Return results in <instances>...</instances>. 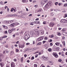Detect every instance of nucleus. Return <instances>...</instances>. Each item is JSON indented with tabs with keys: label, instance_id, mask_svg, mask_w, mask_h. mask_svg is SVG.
I'll return each mask as SVG.
<instances>
[{
	"label": "nucleus",
	"instance_id": "nucleus-24",
	"mask_svg": "<svg viewBox=\"0 0 67 67\" xmlns=\"http://www.w3.org/2000/svg\"><path fill=\"white\" fill-rule=\"evenodd\" d=\"M23 61V57H22L21 58V63H22Z\"/></svg>",
	"mask_w": 67,
	"mask_h": 67
},
{
	"label": "nucleus",
	"instance_id": "nucleus-41",
	"mask_svg": "<svg viewBox=\"0 0 67 67\" xmlns=\"http://www.w3.org/2000/svg\"><path fill=\"white\" fill-rule=\"evenodd\" d=\"M30 25H34V24L33 23H30Z\"/></svg>",
	"mask_w": 67,
	"mask_h": 67
},
{
	"label": "nucleus",
	"instance_id": "nucleus-58",
	"mask_svg": "<svg viewBox=\"0 0 67 67\" xmlns=\"http://www.w3.org/2000/svg\"><path fill=\"white\" fill-rule=\"evenodd\" d=\"M33 3H36V1L34 0V1H33Z\"/></svg>",
	"mask_w": 67,
	"mask_h": 67
},
{
	"label": "nucleus",
	"instance_id": "nucleus-31",
	"mask_svg": "<svg viewBox=\"0 0 67 67\" xmlns=\"http://www.w3.org/2000/svg\"><path fill=\"white\" fill-rule=\"evenodd\" d=\"M22 1L23 3H25L26 2V0H22Z\"/></svg>",
	"mask_w": 67,
	"mask_h": 67
},
{
	"label": "nucleus",
	"instance_id": "nucleus-23",
	"mask_svg": "<svg viewBox=\"0 0 67 67\" xmlns=\"http://www.w3.org/2000/svg\"><path fill=\"white\" fill-rule=\"evenodd\" d=\"M62 56H63V57L65 56L64 54V52H63V51L62 52Z\"/></svg>",
	"mask_w": 67,
	"mask_h": 67
},
{
	"label": "nucleus",
	"instance_id": "nucleus-30",
	"mask_svg": "<svg viewBox=\"0 0 67 67\" xmlns=\"http://www.w3.org/2000/svg\"><path fill=\"white\" fill-rule=\"evenodd\" d=\"M24 46V45L23 44V45H22L20 47V48H23Z\"/></svg>",
	"mask_w": 67,
	"mask_h": 67
},
{
	"label": "nucleus",
	"instance_id": "nucleus-53",
	"mask_svg": "<svg viewBox=\"0 0 67 67\" xmlns=\"http://www.w3.org/2000/svg\"><path fill=\"white\" fill-rule=\"evenodd\" d=\"M58 30H62V28H59Z\"/></svg>",
	"mask_w": 67,
	"mask_h": 67
},
{
	"label": "nucleus",
	"instance_id": "nucleus-50",
	"mask_svg": "<svg viewBox=\"0 0 67 67\" xmlns=\"http://www.w3.org/2000/svg\"><path fill=\"white\" fill-rule=\"evenodd\" d=\"M60 47H63V46L62 44H60Z\"/></svg>",
	"mask_w": 67,
	"mask_h": 67
},
{
	"label": "nucleus",
	"instance_id": "nucleus-47",
	"mask_svg": "<svg viewBox=\"0 0 67 67\" xmlns=\"http://www.w3.org/2000/svg\"><path fill=\"white\" fill-rule=\"evenodd\" d=\"M15 34V35H19V33H18V32H17V33H16Z\"/></svg>",
	"mask_w": 67,
	"mask_h": 67
},
{
	"label": "nucleus",
	"instance_id": "nucleus-20",
	"mask_svg": "<svg viewBox=\"0 0 67 67\" xmlns=\"http://www.w3.org/2000/svg\"><path fill=\"white\" fill-rule=\"evenodd\" d=\"M13 16H17V17H19V16L18 15L16 14L13 15Z\"/></svg>",
	"mask_w": 67,
	"mask_h": 67
},
{
	"label": "nucleus",
	"instance_id": "nucleus-40",
	"mask_svg": "<svg viewBox=\"0 0 67 67\" xmlns=\"http://www.w3.org/2000/svg\"><path fill=\"white\" fill-rule=\"evenodd\" d=\"M64 7H66L67 6V3L65 4H64Z\"/></svg>",
	"mask_w": 67,
	"mask_h": 67
},
{
	"label": "nucleus",
	"instance_id": "nucleus-42",
	"mask_svg": "<svg viewBox=\"0 0 67 67\" xmlns=\"http://www.w3.org/2000/svg\"><path fill=\"white\" fill-rule=\"evenodd\" d=\"M11 26L12 27H14V25H13V24H11Z\"/></svg>",
	"mask_w": 67,
	"mask_h": 67
},
{
	"label": "nucleus",
	"instance_id": "nucleus-13",
	"mask_svg": "<svg viewBox=\"0 0 67 67\" xmlns=\"http://www.w3.org/2000/svg\"><path fill=\"white\" fill-rule=\"evenodd\" d=\"M8 31L9 33V34L11 33H12V30L11 29V30H10V29L8 30Z\"/></svg>",
	"mask_w": 67,
	"mask_h": 67
},
{
	"label": "nucleus",
	"instance_id": "nucleus-28",
	"mask_svg": "<svg viewBox=\"0 0 67 67\" xmlns=\"http://www.w3.org/2000/svg\"><path fill=\"white\" fill-rule=\"evenodd\" d=\"M62 43L64 46H65V41H63V42Z\"/></svg>",
	"mask_w": 67,
	"mask_h": 67
},
{
	"label": "nucleus",
	"instance_id": "nucleus-32",
	"mask_svg": "<svg viewBox=\"0 0 67 67\" xmlns=\"http://www.w3.org/2000/svg\"><path fill=\"white\" fill-rule=\"evenodd\" d=\"M42 12V10L40 9L37 11V12Z\"/></svg>",
	"mask_w": 67,
	"mask_h": 67
},
{
	"label": "nucleus",
	"instance_id": "nucleus-52",
	"mask_svg": "<svg viewBox=\"0 0 67 67\" xmlns=\"http://www.w3.org/2000/svg\"><path fill=\"white\" fill-rule=\"evenodd\" d=\"M38 56V54H37V55L36 54L35 56V58H36Z\"/></svg>",
	"mask_w": 67,
	"mask_h": 67
},
{
	"label": "nucleus",
	"instance_id": "nucleus-21",
	"mask_svg": "<svg viewBox=\"0 0 67 67\" xmlns=\"http://www.w3.org/2000/svg\"><path fill=\"white\" fill-rule=\"evenodd\" d=\"M42 53H41L40 52H39V55H41V54H43V51L42 50Z\"/></svg>",
	"mask_w": 67,
	"mask_h": 67
},
{
	"label": "nucleus",
	"instance_id": "nucleus-5",
	"mask_svg": "<svg viewBox=\"0 0 67 67\" xmlns=\"http://www.w3.org/2000/svg\"><path fill=\"white\" fill-rule=\"evenodd\" d=\"M52 55L53 56H55V58H58V55L56 53L53 52L52 53Z\"/></svg>",
	"mask_w": 67,
	"mask_h": 67
},
{
	"label": "nucleus",
	"instance_id": "nucleus-61",
	"mask_svg": "<svg viewBox=\"0 0 67 67\" xmlns=\"http://www.w3.org/2000/svg\"><path fill=\"white\" fill-rule=\"evenodd\" d=\"M7 3H8V2L7 1L5 2H4V4H6Z\"/></svg>",
	"mask_w": 67,
	"mask_h": 67
},
{
	"label": "nucleus",
	"instance_id": "nucleus-34",
	"mask_svg": "<svg viewBox=\"0 0 67 67\" xmlns=\"http://www.w3.org/2000/svg\"><path fill=\"white\" fill-rule=\"evenodd\" d=\"M7 37V36H4L3 37H2V38H3H3H6V37Z\"/></svg>",
	"mask_w": 67,
	"mask_h": 67
},
{
	"label": "nucleus",
	"instance_id": "nucleus-43",
	"mask_svg": "<svg viewBox=\"0 0 67 67\" xmlns=\"http://www.w3.org/2000/svg\"><path fill=\"white\" fill-rule=\"evenodd\" d=\"M50 63L51 65H53V62L51 61L50 62Z\"/></svg>",
	"mask_w": 67,
	"mask_h": 67
},
{
	"label": "nucleus",
	"instance_id": "nucleus-39",
	"mask_svg": "<svg viewBox=\"0 0 67 67\" xmlns=\"http://www.w3.org/2000/svg\"><path fill=\"white\" fill-rule=\"evenodd\" d=\"M62 61V60L61 59H59L58 60V62H61Z\"/></svg>",
	"mask_w": 67,
	"mask_h": 67
},
{
	"label": "nucleus",
	"instance_id": "nucleus-15",
	"mask_svg": "<svg viewBox=\"0 0 67 67\" xmlns=\"http://www.w3.org/2000/svg\"><path fill=\"white\" fill-rule=\"evenodd\" d=\"M34 22H35V24H37V23L40 24V21H34Z\"/></svg>",
	"mask_w": 67,
	"mask_h": 67
},
{
	"label": "nucleus",
	"instance_id": "nucleus-8",
	"mask_svg": "<svg viewBox=\"0 0 67 67\" xmlns=\"http://www.w3.org/2000/svg\"><path fill=\"white\" fill-rule=\"evenodd\" d=\"M42 57L43 59L45 60H47V59H48V58H47V57H46L44 56H42Z\"/></svg>",
	"mask_w": 67,
	"mask_h": 67
},
{
	"label": "nucleus",
	"instance_id": "nucleus-6",
	"mask_svg": "<svg viewBox=\"0 0 67 67\" xmlns=\"http://www.w3.org/2000/svg\"><path fill=\"white\" fill-rule=\"evenodd\" d=\"M54 24L55 23H54L51 22L49 24V26L51 27L52 26H53L54 25Z\"/></svg>",
	"mask_w": 67,
	"mask_h": 67
},
{
	"label": "nucleus",
	"instance_id": "nucleus-56",
	"mask_svg": "<svg viewBox=\"0 0 67 67\" xmlns=\"http://www.w3.org/2000/svg\"><path fill=\"white\" fill-rule=\"evenodd\" d=\"M44 46L45 47H47V44H45Z\"/></svg>",
	"mask_w": 67,
	"mask_h": 67
},
{
	"label": "nucleus",
	"instance_id": "nucleus-16",
	"mask_svg": "<svg viewBox=\"0 0 67 67\" xmlns=\"http://www.w3.org/2000/svg\"><path fill=\"white\" fill-rule=\"evenodd\" d=\"M49 36V37H51V38H53V37H54V35H50Z\"/></svg>",
	"mask_w": 67,
	"mask_h": 67
},
{
	"label": "nucleus",
	"instance_id": "nucleus-54",
	"mask_svg": "<svg viewBox=\"0 0 67 67\" xmlns=\"http://www.w3.org/2000/svg\"><path fill=\"white\" fill-rule=\"evenodd\" d=\"M3 40V38L2 37L0 38V41H2Z\"/></svg>",
	"mask_w": 67,
	"mask_h": 67
},
{
	"label": "nucleus",
	"instance_id": "nucleus-9",
	"mask_svg": "<svg viewBox=\"0 0 67 67\" xmlns=\"http://www.w3.org/2000/svg\"><path fill=\"white\" fill-rule=\"evenodd\" d=\"M11 67H15L14 63L13 62H12L11 64Z\"/></svg>",
	"mask_w": 67,
	"mask_h": 67
},
{
	"label": "nucleus",
	"instance_id": "nucleus-2",
	"mask_svg": "<svg viewBox=\"0 0 67 67\" xmlns=\"http://www.w3.org/2000/svg\"><path fill=\"white\" fill-rule=\"evenodd\" d=\"M30 35L29 34H27L24 37V39L25 40H27L30 38Z\"/></svg>",
	"mask_w": 67,
	"mask_h": 67
},
{
	"label": "nucleus",
	"instance_id": "nucleus-11",
	"mask_svg": "<svg viewBox=\"0 0 67 67\" xmlns=\"http://www.w3.org/2000/svg\"><path fill=\"white\" fill-rule=\"evenodd\" d=\"M62 34L64 35L67 36V32H63Z\"/></svg>",
	"mask_w": 67,
	"mask_h": 67
},
{
	"label": "nucleus",
	"instance_id": "nucleus-45",
	"mask_svg": "<svg viewBox=\"0 0 67 67\" xmlns=\"http://www.w3.org/2000/svg\"><path fill=\"white\" fill-rule=\"evenodd\" d=\"M44 40H47V37H45L44 38Z\"/></svg>",
	"mask_w": 67,
	"mask_h": 67
},
{
	"label": "nucleus",
	"instance_id": "nucleus-44",
	"mask_svg": "<svg viewBox=\"0 0 67 67\" xmlns=\"http://www.w3.org/2000/svg\"><path fill=\"white\" fill-rule=\"evenodd\" d=\"M50 46H53V43H50Z\"/></svg>",
	"mask_w": 67,
	"mask_h": 67
},
{
	"label": "nucleus",
	"instance_id": "nucleus-27",
	"mask_svg": "<svg viewBox=\"0 0 67 67\" xmlns=\"http://www.w3.org/2000/svg\"><path fill=\"white\" fill-rule=\"evenodd\" d=\"M58 35L59 36H60V35H61V34L60 32H58Z\"/></svg>",
	"mask_w": 67,
	"mask_h": 67
},
{
	"label": "nucleus",
	"instance_id": "nucleus-36",
	"mask_svg": "<svg viewBox=\"0 0 67 67\" xmlns=\"http://www.w3.org/2000/svg\"><path fill=\"white\" fill-rule=\"evenodd\" d=\"M6 24H9V21H6Z\"/></svg>",
	"mask_w": 67,
	"mask_h": 67
},
{
	"label": "nucleus",
	"instance_id": "nucleus-29",
	"mask_svg": "<svg viewBox=\"0 0 67 67\" xmlns=\"http://www.w3.org/2000/svg\"><path fill=\"white\" fill-rule=\"evenodd\" d=\"M54 14V13H51V16H53Z\"/></svg>",
	"mask_w": 67,
	"mask_h": 67
},
{
	"label": "nucleus",
	"instance_id": "nucleus-38",
	"mask_svg": "<svg viewBox=\"0 0 67 67\" xmlns=\"http://www.w3.org/2000/svg\"><path fill=\"white\" fill-rule=\"evenodd\" d=\"M34 59V57H32L31 58V60H33Z\"/></svg>",
	"mask_w": 67,
	"mask_h": 67
},
{
	"label": "nucleus",
	"instance_id": "nucleus-55",
	"mask_svg": "<svg viewBox=\"0 0 67 67\" xmlns=\"http://www.w3.org/2000/svg\"><path fill=\"white\" fill-rule=\"evenodd\" d=\"M13 60L14 62H16V59H14Z\"/></svg>",
	"mask_w": 67,
	"mask_h": 67
},
{
	"label": "nucleus",
	"instance_id": "nucleus-51",
	"mask_svg": "<svg viewBox=\"0 0 67 67\" xmlns=\"http://www.w3.org/2000/svg\"><path fill=\"white\" fill-rule=\"evenodd\" d=\"M38 7V5H36L35 6V8H37Z\"/></svg>",
	"mask_w": 67,
	"mask_h": 67
},
{
	"label": "nucleus",
	"instance_id": "nucleus-19",
	"mask_svg": "<svg viewBox=\"0 0 67 67\" xmlns=\"http://www.w3.org/2000/svg\"><path fill=\"white\" fill-rule=\"evenodd\" d=\"M14 54V53L13 52V51H11L10 52V55H13V54Z\"/></svg>",
	"mask_w": 67,
	"mask_h": 67
},
{
	"label": "nucleus",
	"instance_id": "nucleus-7",
	"mask_svg": "<svg viewBox=\"0 0 67 67\" xmlns=\"http://www.w3.org/2000/svg\"><path fill=\"white\" fill-rule=\"evenodd\" d=\"M39 33L41 34V35H43L44 33V31L43 30H40L39 31Z\"/></svg>",
	"mask_w": 67,
	"mask_h": 67
},
{
	"label": "nucleus",
	"instance_id": "nucleus-3",
	"mask_svg": "<svg viewBox=\"0 0 67 67\" xmlns=\"http://www.w3.org/2000/svg\"><path fill=\"white\" fill-rule=\"evenodd\" d=\"M31 37L34 36L35 35V31H34L31 32L30 33Z\"/></svg>",
	"mask_w": 67,
	"mask_h": 67
},
{
	"label": "nucleus",
	"instance_id": "nucleus-26",
	"mask_svg": "<svg viewBox=\"0 0 67 67\" xmlns=\"http://www.w3.org/2000/svg\"><path fill=\"white\" fill-rule=\"evenodd\" d=\"M45 3L44 2V1H42L41 2V4L42 5H44V4Z\"/></svg>",
	"mask_w": 67,
	"mask_h": 67
},
{
	"label": "nucleus",
	"instance_id": "nucleus-12",
	"mask_svg": "<svg viewBox=\"0 0 67 67\" xmlns=\"http://www.w3.org/2000/svg\"><path fill=\"white\" fill-rule=\"evenodd\" d=\"M55 44L56 45H57V46H59L60 44V43L56 42V43H55Z\"/></svg>",
	"mask_w": 67,
	"mask_h": 67
},
{
	"label": "nucleus",
	"instance_id": "nucleus-25",
	"mask_svg": "<svg viewBox=\"0 0 67 67\" xmlns=\"http://www.w3.org/2000/svg\"><path fill=\"white\" fill-rule=\"evenodd\" d=\"M42 43V42H40L37 43V45H41Z\"/></svg>",
	"mask_w": 67,
	"mask_h": 67
},
{
	"label": "nucleus",
	"instance_id": "nucleus-33",
	"mask_svg": "<svg viewBox=\"0 0 67 67\" xmlns=\"http://www.w3.org/2000/svg\"><path fill=\"white\" fill-rule=\"evenodd\" d=\"M37 41H41L40 38L39 37L37 39Z\"/></svg>",
	"mask_w": 67,
	"mask_h": 67
},
{
	"label": "nucleus",
	"instance_id": "nucleus-60",
	"mask_svg": "<svg viewBox=\"0 0 67 67\" xmlns=\"http://www.w3.org/2000/svg\"><path fill=\"white\" fill-rule=\"evenodd\" d=\"M9 23H12V20L11 21H9Z\"/></svg>",
	"mask_w": 67,
	"mask_h": 67
},
{
	"label": "nucleus",
	"instance_id": "nucleus-62",
	"mask_svg": "<svg viewBox=\"0 0 67 67\" xmlns=\"http://www.w3.org/2000/svg\"><path fill=\"white\" fill-rule=\"evenodd\" d=\"M7 8H8V6H5L4 7V8H5V9H7Z\"/></svg>",
	"mask_w": 67,
	"mask_h": 67
},
{
	"label": "nucleus",
	"instance_id": "nucleus-14",
	"mask_svg": "<svg viewBox=\"0 0 67 67\" xmlns=\"http://www.w3.org/2000/svg\"><path fill=\"white\" fill-rule=\"evenodd\" d=\"M1 67H3L4 65V63H2L0 64Z\"/></svg>",
	"mask_w": 67,
	"mask_h": 67
},
{
	"label": "nucleus",
	"instance_id": "nucleus-59",
	"mask_svg": "<svg viewBox=\"0 0 67 67\" xmlns=\"http://www.w3.org/2000/svg\"><path fill=\"white\" fill-rule=\"evenodd\" d=\"M16 52H19V49H16Z\"/></svg>",
	"mask_w": 67,
	"mask_h": 67
},
{
	"label": "nucleus",
	"instance_id": "nucleus-22",
	"mask_svg": "<svg viewBox=\"0 0 67 67\" xmlns=\"http://www.w3.org/2000/svg\"><path fill=\"white\" fill-rule=\"evenodd\" d=\"M48 51L49 52H51L52 51V48H50L48 49Z\"/></svg>",
	"mask_w": 67,
	"mask_h": 67
},
{
	"label": "nucleus",
	"instance_id": "nucleus-18",
	"mask_svg": "<svg viewBox=\"0 0 67 67\" xmlns=\"http://www.w3.org/2000/svg\"><path fill=\"white\" fill-rule=\"evenodd\" d=\"M66 31V28H63L62 30V31L63 32H64V31Z\"/></svg>",
	"mask_w": 67,
	"mask_h": 67
},
{
	"label": "nucleus",
	"instance_id": "nucleus-37",
	"mask_svg": "<svg viewBox=\"0 0 67 67\" xmlns=\"http://www.w3.org/2000/svg\"><path fill=\"white\" fill-rule=\"evenodd\" d=\"M12 31V32L13 31H14V30H15V28H13L12 29H11Z\"/></svg>",
	"mask_w": 67,
	"mask_h": 67
},
{
	"label": "nucleus",
	"instance_id": "nucleus-10",
	"mask_svg": "<svg viewBox=\"0 0 67 67\" xmlns=\"http://www.w3.org/2000/svg\"><path fill=\"white\" fill-rule=\"evenodd\" d=\"M35 35L36 34V35H37V36H38L40 34H39V33H38V32L35 31Z\"/></svg>",
	"mask_w": 67,
	"mask_h": 67
},
{
	"label": "nucleus",
	"instance_id": "nucleus-1",
	"mask_svg": "<svg viewBox=\"0 0 67 67\" xmlns=\"http://www.w3.org/2000/svg\"><path fill=\"white\" fill-rule=\"evenodd\" d=\"M52 4V2L51 1L49 2L48 3H47L45 6V8L46 9H48V7L49 6H51Z\"/></svg>",
	"mask_w": 67,
	"mask_h": 67
},
{
	"label": "nucleus",
	"instance_id": "nucleus-48",
	"mask_svg": "<svg viewBox=\"0 0 67 67\" xmlns=\"http://www.w3.org/2000/svg\"><path fill=\"white\" fill-rule=\"evenodd\" d=\"M40 67H45V66H43V64H42Z\"/></svg>",
	"mask_w": 67,
	"mask_h": 67
},
{
	"label": "nucleus",
	"instance_id": "nucleus-49",
	"mask_svg": "<svg viewBox=\"0 0 67 67\" xmlns=\"http://www.w3.org/2000/svg\"><path fill=\"white\" fill-rule=\"evenodd\" d=\"M30 43H26V45H30Z\"/></svg>",
	"mask_w": 67,
	"mask_h": 67
},
{
	"label": "nucleus",
	"instance_id": "nucleus-35",
	"mask_svg": "<svg viewBox=\"0 0 67 67\" xmlns=\"http://www.w3.org/2000/svg\"><path fill=\"white\" fill-rule=\"evenodd\" d=\"M37 65L36 64H34V67H37Z\"/></svg>",
	"mask_w": 67,
	"mask_h": 67
},
{
	"label": "nucleus",
	"instance_id": "nucleus-46",
	"mask_svg": "<svg viewBox=\"0 0 67 67\" xmlns=\"http://www.w3.org/2000/svg\"><path fill=\"white\" fill-rule=\"evenodd\" d=\"M58 2H56L55 3V5H57V4H58Z\"/></svg>",
	"mask_w": 67,
	"mask_h": 67
},
{
	"label": "nucleus",
	"instance_id": "nucleus-4",
	"mask_svg": "<svg viewBox=\"0 0 67 67\" xmlns=\"http://www.w3.org/2000/svg\"><path fill=\"white\" fill-rule=\"evenodd\" d=\"M60 22H61V23H67V20L66 19H62L60 20Z\"/></svg>",
	"mask_w": 67,
	"mask_h": 67
},
{
	"label": "nucleus",
	"instance_id": "nucleus-64",
	"mask_svg": "<svg viewBox=\"0 0 67 67\" xmlns=\"http://www.w3.org/2000/svg\"><path fill=\"white\" fill-rule=\"evenodd\" d=\"M65 17H67V14H66L65 15Z\"/></svg>",
	"mask_w": 67,
	"mask_h": 67
},
{
	"label": "nucleus",
	"instance_id": "nucleus-57",
	"mask_svg": "<svg viewBox=\"0 0 67 67\" xmlns=\"http://www.w3.org/2000/svg\"><path fill=\"white\" fill-rule=\"evenodd\" d=\"M46 42V41H43V44H44V43H45Z\"/></svg>",
	"mask_w": 67,
	"mask_h": 67
},
{
	"label": "nucleus",
	"instance_id": "nucleus-63",
	"mask_svg": "<svg viewBox=\"0 0 67 67\" xmlns=\"http://www.w3.org/2000/svg\"><path fill=\"white\" fill-rule=\"evenodd\" d=\"M19 43V41H18L17 42H16V44H18V43Z\"/></svg>",
	"mask_w": 67,
	"mask_h": 67
},
{
	"label": "nucleus",
	"instance_id": "nucleus-17",
	"mask_svg": "<svg viewBox=\"0 0 67 67\" xmlns=\"http://www.w3.org/2000/svg\"><path fill=\"white\" fill-rule=\"evenodd\" d=\"M40 39L41 41L44 39V37L43 36L40 37Z\"/></svg>",
	"mask_w": 67,
	"mask_h": 67
}]
</instances>
